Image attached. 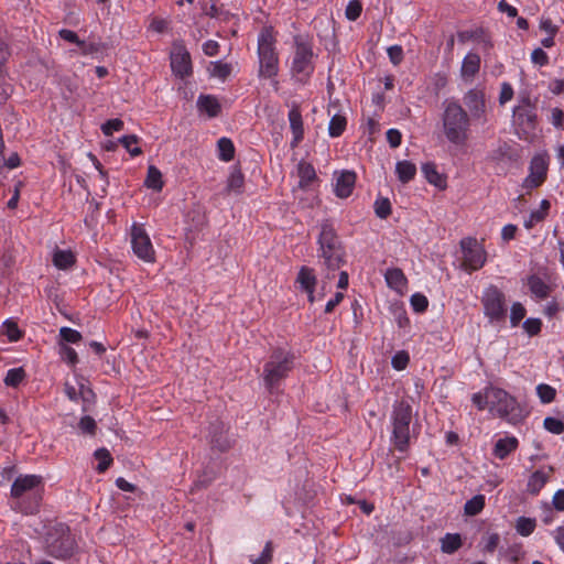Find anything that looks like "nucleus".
<instances>
[{
    "mask_svg": "<svg viewBox=\"0 0 564 564\" xmlns=\"http://www.w3.org/2000/svg\"><path fill=\"white\" fill-rule=\"evenodd\" d=\"M145 186L154 189L161 191L163 187L162 174L161 172L153 165H150L148 169V175L145 178Z\"/></svg>",
    "mask_w": 564,
    "mask_h": 564,
    "instance_id": "32",
    "label": "nucleus"
},
{
    "mask_svg": "<svg viewBox=\"0 0 564 564\" xmlns=\"http://www.w3.org/2000/svg\"><path fill=\"white\" fill-rule=\"evenodd\" d=\"M552 503L557 511H564V489H558L554 494Z\"/></svg>",
    "mask_w": 564,
    "mask_h": 564,
    "instance_id": "64",
    "label": "nucleus"
},
{
    "mask_svg": "<svg viewBox=\"0 0 564 564\" xmlns=\"http://www.w3.org/2000/svg\"><path fill=\"white\" fill-rule=\"evenodd\" d=\"M243 186V175L240 171L234 170L227 180V189L234 193H240Z\"/></svg>",
    "mask_w": 564,
    "mask_h": 564,
    "instance_id": "37",
    "label": "nucleus"
},
{
    "mask_svg": "<svg viewBox=\"0 0 564 564\" xmlns=\"http://www.w3.org/2000/svg\"><path fill=\"white\" fill-rule=\"evenodd\" d=\"M513 116L521 124H525L528 128L533 127L536 117L534 110L529 105L514 108Z\"/></svg>",
    "mask_w": 564,
    "mask_h": 564,
    "instance_id": "28",
    "label": "nucleus"
},
{
    "mask_svg": "<svg viewBox=\"0 0 564 564\" xmlns=\"http://www.w3.org/2000/svg\"><path fill=\"white\" fill-rule=\"evenodd\" d=\"M259 76L272 79L274 89H278L275 77L279 73V57L275 51V37L271 28L261 30L258 36Z\"/></svg>",
    "mask_w": 564,
    "mask_h": 564,
    "instance_id": "3",
    "label": "nucleus"
},
{
    "mask_svg": "<svg viewBox=\"0 0 564 564\" xmlns=\"http://www.w3.org/2000/svg\"><path fill=\"white\" fill-rule=\"evenodd\" d=\"M386 282L392 290L402 293L406 288V278L402 270L398 268L388 269L386 274Z\"/></svg>",
    "mask_w": 564,
    "mask_h": 564,
    "instance_id": "21",
    "label": "nucleus"
},
{
    "mask_svg": "<svg viewBox=\"0 0 564 564\" xmlns=\"http://www.w3.org/2000/svg\"><path fill=\"white\" fill-rule=\"evenodd\" d=\"M536 521L533 518L519 517L516 521V530L522 536H529L533 533Z\"/></svg>",
    "mask_w": 564,
    "mask_h": 564,
    "instance_id": "33",
    "label": "nucleus"
},
{
    "mask_svg": "<svg viewBox=\"0 0 564 564\" xmlns=\"http://www.w3.org/2000/svg\"><path fill=\"white\" fill-rule=\"evenodd\" d=\"M312 58L311 47L304 43L297 44L292 62V72L301 77L308 76L313 72Z\"/></svg>",
    "mask_w": 564,
    "mask_h": 564,
    "instance_id": "14",
    "label": "nucleus"
},
{
    "mask_svg": "<svg viewBox=\"0 0 564 564\" xmlns=\"http://www.w3.org/2000/svg\"><path fill=\"white\" fill-rule=\"evenodd\" d=\"M540 30L544 31L549 35H555L557 32V26L552 22L549 18H541L540 20Z\"/></svg>",
    "mask_w": 564,
    "mask_h": 564,
    "instance_id": "60",
    "label": "nucleus"
},
{
    "mask_svg": "<svg viewBox=\"0 0 564 564\" xmlns=\"http://www.w3.org/2000/svg\"><path fill=\"white\" fill-rule=\"evenodd\" d=\"M43 479L37 475H20L11 486L12 508L24 514L39 510L43 494Z\"/></svg>",
    "mask_w": 564,
    "mask_h": 564,
    "instance_id": "2",
    "label": "nucleus"
},
{
    "mask_svg": "<svg viewBox=\"0 0 564 564\" xmlns=\"http://www.w3.org/2000/svg\"><path fill=\"white\" fill-rule=\"evenodd\" d=\"M375 212L379 218H381V219L387 218L391 213V204H390L389 199H387V198L377 199L375 202Z\"/></svg>",
    "mask_w": 564,
    "mask_h": 564,
    "instance_id": "47",
    "label": "nucleus"
},
{
    "mask_svg": "<svg viewBox=\"0 0 564 564\" xmlns=\"http://www.w3.org/2000/svg\"><path fill=\"white\" fill-rule=\"evenodd\" d=\"M65 393L69 400L77 401L79 397H82L84 400H88V395L91 393V391L89 389H85L83 384H80V389L78 390L74 386L66 383Z\"/></svg>",
    "mask_w": 564,
    "mask_h": 564,
    "instance_id": "39",
    "label": "nucleus"
},
{
    "mask_svg": "<svg viewBox=\"0 0 564 564\" xmlns=\"http://www.w3.org/2000/svg\"><path fill=\"white\" fill-rule=\"evenodd\" d=\"M296 284H299V288L307 294V299L311 303L316 300L314 295L316 276L312 269L302 267L296 276Z\"/></svg>",
    "mask_w": 564,
    "mask_h": 564,
    "instance_id": "18",
    "label": "nucleus"
},
{
    "mask_svg": "<svg viewBox=\"0 0 564 564\" xmlns=\"http://www.w3.org/2000/svg\"><path fill=\"white\" fill-rule=\"evenodd\" d=\"M488 397L490 398L489 412L494 416L503 419L510 424H517L524 417L525 413L517 399L506 390L489 386Z\"/></svg>",
    "mask_w": 564,
    "mask_h": 564,
    "instance_id": "4",
    "label": "nucleus"
},
{
    "mask_svg": "<svg viewBox=\"0 0 564 564\" xmlns=\"http://www.w3.org/2000/svg\"><path fill=\"white\" fill-rule=\"evenodd\" d=\"M395 173L400 182L408 183L415 176L416 166L406 160L399 161L395 164Z\"/></svg>",
    "mask_w": 564,
    "mask_h": 564,
    "instance_id": "25",
    "label": "nucleus"
},
{
    "mask_svg": "<svg viewBox=\"0 0 564 564\" xmlns=\"http://www.w3.org/2000/svg\"><path fill=\"white\" fill-rule=\"evenodd\" d=\"M524 316H525V308L523 307V305L519 302L513 303L511 306V310H510L511 325L513 327L518 326Z\"/></svg>",
    "mask_w": 564,
    "mask_h": 564,
    "instance_id": "46",
    "label": "nucleus"
},
{
    "mask_svg": "<svg viewBox=\"0 0 564 564\" xmlns=\"http://www.w3.org/2000/svg\"><path fill=\"white\" fill-rule=\"evenodd\" d=\"M530 292L536 299H545L550 293L549 284L539 275L533 274L528 278Z\"/></svg>",
    "mask_w": 564,
    "mask_h": 564,
    "instance_id": "23",
    "label": "nucleus"
},
{
    "mask_svg": "<svg viewBox=\"0 0 564 564\" xmlns=\"http://www.w3.org/2000/svg\"><path fill=\"white\" fill-rule=\"evenodd\" d=\"M218 152H219V159L229 162L232 160L235 154V148L234 143L230 139L221 138L218 140Z\"/></svg>",
    "mask_w": 564,
    "mask_h": 564,
    "instance_id": "34",
    "label": "nucleus"
},
{
    "mask_svg": "<svg viewBox=\"0 0 564 564\" xmlns=\"http://www.w3.org/2000/svg\"><path fill=\"white\" fill-rule=\"evenodd\" d=\"M25 378L23 368H12L7 371L4 383L9 387H18Z\"/></svg>",
    "mask_w": 564,
    "mask_h": 564,
    "instance_id": "36",
    "label": "nucleus"
},
{
    "mask_svg": "<svg viewBox=\"0 0 564 564\" xmlns=\"http://www.w3.org/2000/svg\"><path fill=\"white\" fill-rule=\"evenodd\" d=\"M500 554L503 555L509 563H516L523 557L524 552L521 545L513 544L510 545L505 552H500Z\"/></svg>",
    "mask_w": 564,
    "mask_h": 564,
    "instance_id": "43",
    "label": "nucleus"
},
{
    "mask_svg": "<svg viewBox=\"0 0 564 564\" xmlns=\"http://www.w3.org/2000/svg\"><path fill=\"white\" fill-rule=\"evenodd\" d=\"M462 546V538L458 533H446L441 539V550L446 554H453Z\"/></svg>",
    "mask_w": 564,
    "mask_h": 564,
    "instance_id": "27",
    "label": "nucleus"
},
{
    "mask_svg": "<svg viewBox=\"0 0 564 564\" xmlns=\"http://www.w3.org/2000/svg\"><path fill=\"white\" fill-rule=\"evenodd\" d=\"M422 173L426 181L434 185L435 187L440 189H444L446 187V180L443 174H441L437 170L435 164L433 163H425L422 165Z\"/></svg>",
    "mask_w": 564,
    "mask_h": 564,
    "instance_id": "22",
    "label": "nucleus"
},
{
    "mask_svg": "<svg viewBox=\"0 0 564 564\" xmlns=\"http://www.w3.org/2000/svg\"><path fill=\"white\" fill-rule=\"evenodd\" d=\"M212 77L225 80L231 73V66L221 61L212 62L208 67Z\"/></svg>",
    "mask_w": 564,
    "mask_h": 564,
    "instance_id": "31",
    "label": "nucleus"
},
{
    "mask_svg": "<svg viewBox=\"0 0 564 564\" xmlns=\"http://www.w3.org/2000/svg\"><path fill=\"white\" fill-rule=\"evenodd\" d=\"M543 425L546 431L553 433V434H561L564 431V424L561 420L556 417H545Z\"/></svg>",
    "mask_w": 564,
    "mask_h": 564,
    "instance_id": "49",
    "label": "nucleus"
},
{
    "mask_svg": "<svg viewBox=\"0 0 564 564\" xmlns=\"http://www.w3.org/2000/svg\"><path fill=\"white\" fill-rule=\"evenodd\" d=\"M542 322L539 318H528L523 322V329L529 336H534L540 333Z\"/></svg>",
    "mask_w": 564,
    "mask_h": 564,
    "instance_id": "52",
    "label": "nucleus"
},
{
    "mask_svg": "<svg viewBox=\"0 0 564 564\" xmlns=\"http://www.w3.org/2000/svg\"><path fill=\"white\" fill-rule=\"evenodd\" d=\"M484 507L485 497L482 495H477L465 503L464 510L467 516H476L484 509Z\"/></svg>",
    "mask_w": 564,
    "mask_h": 564,
    "instance_id": "35",
    "label": "nucleus"
},
{
    "mask_svg": "<svg viewBox=\"0 0 564 564\" xmlns=\"http://www.w3.org/2000/svg\"><path fill=\"white\" fill-rule=\"evenodd\" d=\"M362 11V6L359 0H350L346 7L345 15L349 21H356Z\"/></svg>",
    "mask_w": 564,
    "mask_h": 564,
    "instance_id": "44",
    "label": "nucleus"
},
{
    "mask_svg": "<svg viewBox=\"0 0 564 564\" xmlns=\"http://www.w3.org/2000/svg\"><path fill=\"white\" fill-rule=\"evenodd\" d=\"M170 58L172 70L177 77L184 78L191 75V56L183 43L175 42L173 44Z\"/></svg>",
    "mask_w": 564,
    "mask_h": 564,
    "instance_id": "13",
    "label": "nucleus"
},
{
    "mask_svg": "<svg viewBox=\"0 0 564 564\" xmlns=\"http://www.w3.org/2000/svg\"><path fill=\"white\" fill-rule=\"evenodd\" d=\"M411 405L404 401L394 403L391 413V443L400 452H405L409 446L411 437Z\"/></svg>",
    "mask_w": 564,
    "mask_h": 564,
    "instance_id": "5",
    "label": "nucleus"
},
{
    "mask_svg": "<svg viewBox=\"0 0 564 564\" xmlns=\"http://www.w3.org/2000/svg\"><path fill=\"white\" fill-rule=\"evenodd\" d=\"M388 56L393 65H399L403 59V50L400 45H392L387 50Z\"/></svg>",
    "mask_w": 564,
    "mask_h": 564,
    "instance_id": "56",
    "label": "nucleus"
},
{
    "mask_svg": "<svg viewBox=\"0 0 564 564\" xmlns=\"http://www.w3.org/2000/svg\"><path fill=\"white\" fill-rule=\"evenodd\" d=\"M480 66V58L475 53H469L465 56L462 65V74L465 77L474 76Z\"/></svg>",
    "mask_w": 564,
    "mask_h": 564,
    "instance_id": "29",
    "label": "nucleus"
},
{
    "mask_svg": "<svg viewBox=\"0 0 564 564\" xmlns=\"http://www.w3.org/2000/svg\"><path fill=\"white\" fill-rule=\"evenodd\" d=\"M79 429L84 433L93 434L96 429V422L93 417L86 415L79 421Z\"/></svg>",
    "mask_w": 564,
    "mask_h": 564,
    "instance_id": "59",
    "label": "nucleus"
},
{
    "mask_svg": "<svg viewBox=\"0 0 564 564\" xmlns=\"http://www.w3.org/2000/svg\"><path fill=\"white\" fill-rule=\"evenodd\" d=\"M196 107L200 116L207 118H215L221 111V105L218 98L214 95H199L196 101Z\"/></svg>",
    "mask_w": 564,
    "mask_h": 564,
    "instance_id": "17",
    "label": "nucleus"
},
{
    "mask_svg": "<svg viewBox=\"0 0 564 564\" xmlns=\"http://www.w3.org/2000/svg\"><path fill=\"white\" fill-rule=\"evenodd\" d=\"M119 142L123 145V148L132 155L137 156L141 153V149L137 147L138 138L134 134L124 135L119 139Z\"/></svg>",
    "mask_w": 564,
    "mask_h": 564,
    "instance_id": "40",
    "label": "nucleus"
},
{
    "mask_svg": "<svg viewBox=\"0 0 564 564\" xmlns=\"http://www.w3.org/2000/svg\"><path fill=\"white\" fill-rule=\"evenodd\" d=\"M75 547V539L65 524H56L46 533L45 550L48 555L64 560L74 554Z\"/></svg>",
    "mask_w": 564,
    "mask_h": 564,
    "instance_id": "7",
    "label": "nucleus"
},
{
    "mask_svg": "<svg viewBox=\"0 0 564 564\" xmlns=\"http://www.w3.org/2000/svg\"><path fill=\"white\" fill-rule=\"evenodd\" d=\"M347 126V119L345 116L335 113L328 124V133L332 138L341 135Z\"/></svg>",
    "mask_w": 564,
    "mask_h": 564,
    "instance_id": "30",
    "label": "nucleus"
},
{
    "mask_svg": "<svg viewBox=\"0 0 564 564\" xmlns=\"http://www.w3.org/2000/svg\"><path fill=\"white\" fill-rule=\"evenodd\" d=\"M550 535L553 538L558 549L564 553V525H560L551 530Z\"/></svg>",
    "mask_w": 564,
    "mask_h": 564,
    "instance_id": "57",
    "label": "nucleus"
},
{
    "mask_svg": "<svg viewBox=\"0 0 564 564\" xmlns=\"http://www.w3.org/2000/svg\"><path fill=\"white\" fill-rule=\"evenodd\" d=\"M130 237L133 253L144 262H153L155 260V251L143 226L133 224Z\"/></svg>",
    "mask_w": 564,
    "mask_h": 564,
    "instance_id": "9",
    "label": "nucleus"
},
{
    "mask_svg": "<svg viewBox=\"0 0 564 564\" xmlns=\"http://www.w3.org/2000/svg\"><path fill=\"white\" fill-rule=\"evenodd\" d=\"M531 61L542 66L547 63V55L542 48H535L531 54Z\"/></svg>",
    "mask_w": 564,
    "mask_h": 564,
    "instance_id": "63",
    "label": "nucleus"
},
{
    "mask_svg": "<svg viewBox=\"0 0 564 564\" xmlns=\"http://www.w3.org/2000/svg\"><path fill=\"white\" fill-rule=\"evenodd\" d=\"M123 129V121L120 119H111L106 121L101 126V130L105 135H111L116 131H120Z\"/></svg>",
    "mask_w": 564,
    "mask_h": 564,
    "instance_id": "53",
    "label": "nucleus"
},
{
    "mask_svg": "<svg viewBox=\"0 0 564 564\" xmlns=\"http://www.w3.org/2000/svg\"><path fill=\"white\" fill-rule=\"evenodd\" d=\"M513 97V88L508 83H502L500 95H499V101L501 105H505L506 102L510 101Z\"/></svg>",
    "mask_w": 564,
    "mask_h": 564,
    "instance_id": "58",
    "label": "nucleus"
},
{
    "mask_svg": "<svg viewBox=\"0 0 564 564\" xmlns=\"http://www.w3.org/2000/svg\"><path fill=\"white\" fill-rule=\"evenodd\" d=\"M95 457L98 460L97 470L102 473L111 464V457L107 449L100 448L95 452Z\"/></svg>",
    "mask_w": 564,
    "mask_h": 564,
    "instance_id": "45",
    "label": "nucleus"
},
{
    "mask_svg": "<svg viewBox=\"0 0 564 564\" xmlns=\"http://www.w3.org/2000/svg\"><path fill=\"white\" fill-rule=\"evenodd\" d=\"M549 160L545 154H536L529 166V175L523 180L522 187L527 191L539 187L546 177Z\"/></svg>",
    "mask_w": 564,
    "mask_h": 564,
    "instance_id": "12",
    "label": "nucleus"
},
{
    "mask_svg": "<svg viewBox=\"0 0 564 564\" xmlns=\"http://www.w3.org/2000/svg\"><path fill=\"white\" fill-rule=\"evenodd\" d=\"M59 336L62 340L72 344L78 343L82 339L80 333L69 327H62L59 329Z\"/></svg>",
    "mask_w": 564,
    "mask_h": 564,
    "instance_id": "50",
    "label": "nucleus"
},
{
    "mask_svg": "<svg viewBox=\"0 0 564 564\" xmlns=\"http://www.w3.org/2000/svg\"><path fill=\"white\" fill-rule=\"evenodd\" d=\"M289 120H290L291 130H292V133H293V137H294L293 144L295 145L303 138L302 116H301V113L297 110L292 109L289 112Z\"/></svg>",
    "mask_w": 564,
    "mask_h": 564,
    "instance_id": "26",
    "label": "nucleus"
},
{
    "mask_svg": "<svg viewBox=\"0 0 564 564\" xmlns=\"http://www.w3.org/2000/svg\"><path fill=\"white\" fill-rule=\"evenodd\" d=\"M481 302L484 313L491 322L501 321L506 316L505 296L497 288H487L484 291Z\"/></svg>",
    "mask_w": 564,
    "mask_h": 564,
    "instance_id": "11",
    "label": "nucleus"
},
{
    "mask_svg": "<svg viewBox=\"0 0 564 564\" xmlns=\"http://www.w3.org/2000/svg\"><path fill=\"white\" fill-rule=\"evenodd\" d=\"M52 260L57 269L66 270L74 264L75 256L70 250L55 249Z\"/></svg>",
    "mask_w": 564,
    "mask_h": 564,
    "instance_id": "24",
    "label": "nucleus"
},
{
    "mask_svg": "<svg viewBox=\"0 0 564 564\" xmlns=\"http://www.w3.org/2000/svg\"><path fill=\"white\" fill-rule=\"evenodd\" d=\"M518 440L514 436L499 438L494 447V455L499 459H505L510 453L517 449Z\"/></svg>",
    "mask_w": 564,
    "mask_h": 564,
    "instance_id": "20",
    "label": "nucleus"
},
{
    "mask_svg": "<svg viewBox=\"0 0 564 564\" xmlns=\"http://www.w3.org/2000/svg\"><path fill=\"white\" fill-rule=\"evenodd\" d=\"M59 354L62 358L70 365H75L78 360L76 351L65 344L61 345Z\"/></svg>",
    "mask_w": 564,
    "mask_h": 564,
    "instance_id": "55",
    "label": "nucleus"
},
{
    "mask_svg": "<svg viewBox=\"0 0 564 564\" xmlns=\"http://www.w3.org/2000/svg\"><path fill=\"white\" fill-rule=\"evenodd\" d=\"M296 174L299 177V185L302 188H308L316 181V172L314 166L306 162L300 161L296 166Z\"/></svg>",
    "mask_w": 564,
    "mask_h": 564,
    "instance_id": "19",
    "label": "nucleus"
},
{
    "mask_svg": "<svg viewBox=\"0 0 564 564\" xmlns=\"http://www.w3.org/2000/svg\"><path fill=\"white\" fill-rule=\"evenodd\" d=\"M2 335H6L10 341H17L21 337V332L14 322L6 321L0 329Z\"/></svg>",
    "mask_w": 564,
    "mask_h": 564,
    "instance_id": "38",
    "label": "nucleus"
},
{
    "mask_svg": "<svg viewBox=\"0 0 564 564\" xmlns=\"http://www.w3.org/2000/svg\"><path fill=\"white\" fill-rule=\"evenodd\" d=\"M441 133L445 140L455 147H464L469 138L470 118L462 105L446 99L442 105Z\"/></svg>",
    "mask_w": 564,
    "mask_h": 564,
    "instance_id": "1",
    "label": "nucleus"
},
{
    "mask_svg": "<svg viewBox=\"0 0 564 564\" xmlns=\"http://www.w3.org/2000/svg\"><path fill=\"white\" fill-rule=\"evenodd\" d=\"M401 132L397 129H389L387 131V140L392 148H398L401 144Z\"/></svg>",
    "mask_w": 564,
    "mask_h": 564,
    "instance_id": "61",
    "label": "nucleus"
},
{
    "mask_svg": "<svg viewBox=\"0 0 564 564\" xmlns=\"http://www.w3.org/2000/svg\"><path fill=\"white\" fill-rule=\"evenodd\" d=\"M551 122L555 128H562L564 122V111L560 108H553L551 111Z\"/></svg>",
    "mask_w": 564,
    "mask_h": 564,
    "instance_id": "62",
    "label": "nucleus"
},
{
    "mask_svg": "<svg viewBox=\"0 0 564 564\" xmlns=\"http://www.w3.org/2000/svg\"><path fill=\"white\" fill-rule=\"evenodd\" d=\"M409 355L408 352L401 350V351H398L391 359V365L392 367L395 369V370H403L406 368L408 364H409Z\"/></svg>",
    "mask_w": 564,
    "mask_h": 564,
    "instance_id": "51",
    "label": "nucleus"
},
{
    "mask_svg": "<svg viewBox=\"0 0 564 564\" xmlns=\"http://www.w3.org/2000/svg\"><path fill=\"white\" fill-rule=\"evenodd\" d=\"M293 367V355L276 349L272 352L269 361L264 365L263 380L269 389H272L279 381L288 376Z\"/></svg>",
    "mask_w": 564,
    "mask_h": 564,
    "instance_id": "8",
    "label": "nucleus"
},
{
    "mask_svg": "<svg viewBox=\"0 0 564 564\" xmlns=\"http://www.w3.org/2000/svg\"><path fill=\"white\" fill-rule=\"evenodd\" d=\"M554 469L551 466L542 467L533 471L527 482V491L531 495H538L550 480Z\"/></svg>",
    "mask_w": 564,
    "mask_h": 564,
    "instance_id": "16",
    "label": "nucleus"
},
{
    "mask_svg": "<svg viewBox=\"0 0 564 564\" xmlns=\"http://www.w3.org/2000/svg\"><path fill=\"white\" fill-rule=\"evenodd\" d=\"M463 252V267L466 270L475 271L486 263V251L474 238H464L460 241Z\"/></svg>",
    "mask_w": 564,
    "mask_h": 564,
    "instance_id": "10",
    "label": "nucleus"
},
{
    "mask_svg": "<svg viewBox=\"0 0 564 564\" xmlns=\"http://www.w3.org/2000/svg\"><path fill=\"white\" fill-rule=\"evenodd\" d=\"M471 401L478 410H489L490 398L488 397V387H486L482 391L474 393L471 397Z\"/></svg>",
    "mask_w": 564,
    "mask_h": 564,
    "instance_id": "41",
    "label": "nucleus"
},
{
    "mask_svg": "<svg viewBox=\"0 0 564 564\" xmlns=\"http://www.w3.org/2000/svg\"><path fill=\"white\" fill-rule=\"evenodd\" d=\"M318 257L323 260L324 265L329 271H335L343 263V249L335 234L333 226L328 223L321 225V232L317 240Z\"/></svg>",
    "mask_w": 564,
    "mask_h": 564,
    "instance_id": "6",
    "label": "nucleus"
},
{
    "mask_svg": "<svg viewBox=\"0 0 564 564\" xmlns=\"http://www.w3.org/2000/svg\"><path fill=\"white\" fill-rule=\"evenodd\" d=\"M411 306L417 313L424 312L427 308L429 301L425 295L415 293L410 299Z\"/></svg>",
    "mask_w": 564,
    "mask_h": 564,
    "instance_id": "48",
    "label": "nucleus"
},
{
    "mask_svg": "<svg viewBox=\"0 0 564 564\" xmlns=\"http://www.w3.org/2000/svg\"><path fill=\"white\" fill-rule=\"evenodd\" d=\"M536 393L542 403H550L554 400L556 391L549 384L540 383L536 387Z\"/></svg>",
    "mask_w": 564,
    "mask_h": 564,
    "instance_id": "42",
    "label": "nucleus"
},
{
    "mask_svg": "<svg viewBox=\"0 0 564 564\" xmlns=\"http://www.w3.org/2000/svg\"><path fill=\"white\" fill-rule=\"evenodd\" d=\"M334 192L339 198H347L351 195L355 183L356 174L351 171H340L334 173Z\"/></svg>",
    "mask_w": 564,
    "mask_h": 564,
    "instance_id": "15",
    "label": "nucleus"
},
{
    "mask_svg": "<svg viewBox=\"0 0 564 564\" xmlns=\"http://www.w3.org/2000/svg\"><path fill=\"white\" fill-rule=\"evenodd\" d=\"M545 217L546 216L543 215L539 209H534L530 213L528 218L524 219L523 225L527 229H532L536 224L544 220Z\"/></svg>",
    "mask_w": 564,
    "mask_h": 564,
    "instance_id": "54",
    "label": "nucleus"
}]
</instances>
